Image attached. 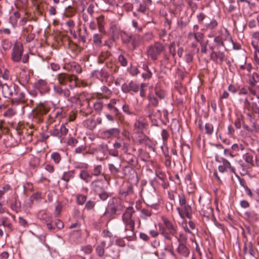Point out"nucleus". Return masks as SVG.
<instances>
[{"instance_id": "f257e3e1", "label": "nucleus", "mask_w": 259, "mask_h": 259, "mask_svg": "<svg viewBox=\"0 0 259 259\" xmlns=\"http://www.w3.org/2000/svg\"><path fill=\"white\" fill-rule=\"evenodd\" d=\"M135 210L132 207H128L122 215V221L125 226L124 232L130 231L128 234L126 235L125 238L128 240H131L132 238L135 235V221L133 218V214Z\"/></svg>"}, {"instance_id": "f03ea898", "label": "nucleus", "mask_w": 259, "mask_h": 259, "mask_svg": "<svg viewBox=\"0 0 259 259\" xmlns=\"http://www.w3.org/2000/svg\"><path fill=\"white\" fill-rule=\"evenodd\" d=\"M23 47L20 42H16L12 48L11 53V60L15 63H18L22 60L23 63L28 62L29 56L28 54H25L22 57L23 54Z\"/></svg>"}, {"instance_id": "7ed1b4c3", "label": "nucleus", "mask_w": 259, "mask_h": 259, "mask_svg": "<svg viewBox=\"0 0 259 259\" xmlns=\"http://www.w3.org/2000/svg\"><path fill=\"white\" fill-rule=\"evenodd\" d=\"M164 50L165 47L163 44L159 41H156L147 48V55L152 61H155L158 59V56L164 52Z\"/></svg>"}, {"instance_id": "20e7f679", "label": "nucleus", "mask_w": 259, "mask_h": 259, "mask_svg": "<svg viewBox=\"0 0 259 259\" xmlns=\"http://www.w3.org/2000/svg\"><path fill=\"white\" fill-rule=\"evenodd\" d=\"M49 106L45 104H40L34 109L31 113L32 120L35 123L42 122L44 116L49 111Z\"/></svg>"}, {"instance_id": "39448f33", "label": "nucleus", "mask_w": 259, "mask_h": 259, "mask_svg": "<svg viewBox=\"0 0 259 259\" xmlns=\"http://www.w3.org/2000/svg\"><path fill=\"white\" fill-rule=\"evenodd\" d=\"M218 35L215 36L213 39L217 48L225 47L224 42L227 40L234 44L232 37L227 29L225 28L220 29L218 31Z\"/></svg>"}, {"instance_id": "423d86ee", "label": "nucleus", "mask_w": 259, "mask_h": 259, "mask_svg": "<svg viewBox=\"0 0 259 259\" xmlns=\"http://www.w3.org/2000/svg\"><path fill=\"white\" fill-rule=\"evenodd\" d=\"M152 5L151 0H143L137 8V11L133 13L135 17L141 19L144 21L142 15H147L149 10V7Z\"/></svg>"}, {"instance_id": "0eeeda50", "label": "nucleus", "mask_w": 259, "mask_h": 259, "mask_svg": "<svg viewBox=\"0 0 259 259\" xmlns=\"http://www.w3.org/2000/svg\"><path fill=\"white\" fill-rule=\"evenodd\" d=\"M11 102L13 105L23 104L27 102V99L25 93L21 90L17 85L15 91L13 92V97L11 98Z\"/></svg>"}, {"instance_id": "6e6552de", "label": "nucleus", "mask_w": 259, "mask_h": 259, "mask_svg": "<svg viewBox=\"0 0 259 259\" xmlns=\"http://www.w3.org/2000/svg\"><path fill=\"white\" fill-rule=\"evenodd\" d=\"M119 102V100L112 99L107 106L111 113L114 115L116 119L121 121L123 119V115L121 112L119 111L118 106H117V104Z\"/></svg>"}, {"instance_id": "1a4fd4ad", "label": "nucleus", "mask_w": 259, "mask_h": 259, "mask_svg": "<svg viewBox=\"0 0 259 259\" xmlns=\"http://www.w3.org/2000/svg\"><path fill=\"white\" fill-rule=\"evenodd\" d=\"M145 111L147 114L149 118L151 120L152 124L157 126V119L161 117V113L159 110H155L153 107L150 105H147L145 108Z\"/></svg>"}, {"instance_id": "9d476101", "label": "nucleus", "mask_w": 259, "mask_h": 259, "mask_svg": "<svg viewBox=\"0 0 259 259\" xmlns=\"http://www.w3.org/2000/svg\"><path fill=\"white\" fill-rule=\"evenodd\" d=\"M67 124V122L63 123L59 128L54 127L49 131L51 136L58 138L61 139L63 137L66 136L68 132V129L66 128V125Z\"/></svg>"}, {"instance_id": "9b49d317", "label": "nucleus", "mask_w": 259, "mask_h": 259, "mask_svg": "<svg viewBox=\"0 0 259 259\" xmlns=\"http://www.w3.org/2000/svg\"><path fill=\"white\" fill-rule=\"evenodd\" d=\"M35 90L38 91L41 95L49 93L51 89L46 80L39 79L34 84Z\"/></svg>"}, {"instance_id": "f8f14e48", "label": "nucleus", "mask_w": 259, "mask_h": 259, "mask_svg": "<svg viewBox=\"0 0 259 259\" xmlns=\"http://www.w3.org/2000/svg\"><path fill=\"white\" fill-rule=\"evenodd\" d=\"M139 90V85L134 81L129 83H124L121 86V90L124 93H137Z\"/></svg>"}, {"instance_id": "ddd939ff", "label": "nucleus", "mask_w": 259, "mask_h": 259, "mask_svg": "<svg viewBox=\"0 0 259 259\" xmlns=\"http://www.w3.org/2000/svg\"><path fill=\"white\" fill-rule=\"evenodd\" d=\"M222 164L220 165L218 167L219 170L220 172L224 173L228 170L236 175L235 168L232 166L230 162L225 158H221Z\"/></svg>"}, {"instance_id": "4468645a", "label": "nucleus", "mask_w": 259, "mask_h": 259, "mask_svg": "<svg viewBox=\"0 0 259 259\" xmlns=\"http://www.w3.org/2000/svg\"><path fill=\"white\" fill-rule=\"evenodd\" d=\"M121 209L122 206L120 204V201L116 199H113L112 202L109 203L107 211L111 215H114L117 212L120 211Z\"/></svg>"}, {"instance_id": "2eb2a0df", "label": "nucleus", "mask_w": 259, "mask_h": 259, "mask_svg": "<svg viewBox=\"0 0 259 259\" xmlns=\"http://www.w3.org/2000/svg\"><path fill=\"white\" fill-rule=\"evenodd\" d=\"M56 79L58 81V85H66L68 82H70L74 80V77L69 74L61 73L56 76Z\"/></svg>"}, {"instance_id": "dca6fc26", "label": "nucleus", "mask_w": 259, "mask_h": 259, "mask_svg": "<svg viewBox=\"0 0 259 259\" xmlns=\"http://www.w3.org/2000/svg\"><path fill=\"white\" fill-rule=\"evenodd\" d=\"M120 133V130L118 128H111L103 131L101 133V137L104 139H113L117 137Z\"/></svg>"}, {"instance_id": "f3484780", "label": "nucleus", "mask_w": 259, "mask_h": 259, "mask_svg": "<svg viewBox=\"0 0 259 259\" xmlns=\"http://www.w3.org/2000/svg\"><path fill=\"white\" fill-rule=\"evenodd\" d=\"M16 86L17 85L15 84H11L9 85L7 83H4V86L2 89L3 96L5 98L10 99L13 97V93L15 91Z\"/></svg>"}, {"instance_id": "a211bd4d", "label": "nucleus", "mask_w": 259, "mask_h": 259, "mask_svg": "<svg viewBox=\"0 0 259 259\" xmlns=\"http://www.w3.org/2000/svg\"><path fill=\"white\" fill-rule=\"evenodd\" d=\"M182 209L180 207L177 208V210L180 217L182 219H184L185 217H186L190 219L192 213L191 206L190 205L186 204L182 206Z\"/></svg>"}, {"instance_id": "6ab92c4d", "label": "nucleus", "mask_w": 259, "mask_h": 259, "mask_svg": "<svg viewBox=\"0 0 259 259\" xmlns=\"http://www.w3.org/2000/svg\"><path fill=\"white\" fill-rule=\"evenodd\" d=\"M53 90L54 93L59 96L64 98H68L70 95L69 90L66 88H63L62 85H54Z\"/></svg>"}, {"instance_id": "aec40b11", "label": "nucleus", "mask_w": 259, "mask_h": 259, "mask_svg": "<svg viewBox=\"0 0 259 259\" xmlns=\"http://www.w3.org/2000/svg\"><path fill=\"white\" fill-rule=\"evenodd\" d=\"M163 221L168 233H169V235L176 237V235L178 234L177 226L167 219H164Z\"/></svg>"}, {"instance_id": "412c9836", "label": "nucleus", "mask_w": 259, "mask_h": 259, "mask_svg": "<svg viewBox=\"0 0 259 259\" xmlns=\"http://www.w3.org/2000/svg\"><path fill=\"white\" fill-rule=\"evenodd\" d=\"M243 251L244 254H249L252 257H255L256 250L253 248L251 242L245 241L243 244Z\"/></svg>"}, {"instance_id": "4be33fe9", "label": "nucleus", "mask_w": 259, "mask_h": 259, "mask_svg": "<svg viewBox=\"0 0 259 259\" xmlns=\"http://www.w3.org/2000/svg\"><path fill=\"white\" fill-rule=\"evenodd\" d=\"M147 125V121L146 118L143 116L137 117L134 123V127L138 131H142Z\"/></svg>"}, {"instance_id": "5701e85b", "label": "nucleus", "mask_w": 259, "mask_h": 259, "mask_svg": "<svg viewBox=\"0 0 259 259\" xmlns=\"http://www.w3.org/2000/svg\"><path fill=\"white\" fill-rule=\"evenodd\" d=\"M225 55V53L221 51L214 52L212 51L210 54V59L215 62H219L220 64L224 60Z\"/></svg>"}, {"instance_id": "b1692460", "label": "nucleus", "mask_w": 259, "mask_h": 259, "mask_svg": "<svg viewBox=\"0 0 259 259\" xmlns=\"http://www.w3.org/2000/svg\"><path fill=\"white\" fill-rule=\"evenodd\" d=\"M186 244H179L176 250L181 256L187 258L189 256L190 251Z\"/></svg>"}, {"instance_id": "393cba45", "label": "nucleus", "mask_w": 259, "mask_h": 259, "mask_svg": "<svg viewBox=\"0 0 259 259\" xmlns=\"http://www.w3.org/2000/svg\"><path fill=\"white\" fill-rule=\"evenodd\" d=\"M170 3L176 12H181L184 6V0H170Z\"/></svg>"}, {"instance_id": "a878e982", "label": "nucleus", "mask_w": 259, "mask_h": 259, "mask_svg": "<svg viewBox=\"0 0 259 259\" xmlns=\"http://www.w3.org/2000/svg\"><path fill=\"white\" fill-rule=\"evenodd\" d=\"M113 147L115 149H120L124 153H126L130 147V144L124 141L122 142H115L113 144Z\"/></svg>"}, {"instance_id": "bb28decb", "label": "nucleus", "mask_w": 259, "mask_h": 259, "mask_svg": "<svg viewBox=\"0 0 259 259\" xmlns=\"http://www.w3.org/2000/svg\"><path fill=\"white\" fill-rule=\"evenodd\" d=\"M251 166L248 164L243 162L242 160L239 161V170L240 174L242 176H245L249 173V169Z\"/></svg>"}, {"instance_id": "cd10ccee", "label": "nucleus", "mask_w": 259, "mask_h": 259, "mask_svg": "<svg viewBox=\"0 0 259 259\" xmlns=\"http://www.w3.org/2000/svg\"><path fill=\"white\" fill-rule=\"evenodd\" d=\"M79 178L83 181L86 183H89L92 178L93 175L92 174L89 173L88 170H82L80 171V174L79 175Z\"/></svg>"}, {"instance_id": "c85d7f7f", "label": "nucleus", "mask_w": 259, "mask_h": 259, "mask_svg": "<svg viewBox=\"0 0 259 259\" xmlns=\"http://www.w3.org/2000/svg\"><path fill=\"white\" fill-rule=\"evenodd\" d=\"M106 245V242L105 241H102L97 246L96 248V252L99 257H103L104 256Z\"/></svg>"}, {"instance_id": "c756f323", "label": "nucleus", "mask_w": 259, "mask_h": 259, "mask_svg": "<svg viewBox=\"0 0 259 259\" xmlns=\"http://www.w3.org/2000/svg\"><path fill=\"white\" fill-rule=\"evenodd\" d=\"M125 160L130 164H131L132 166H136L138 164V160L136 158V157L130 153H128V152H126V153H125Z\"/></svg>"}, {"instance_id": "7c9ffc66", "label": "nucleus", "mask_w": 259, "mask_h": 259, "mask_svg": "<svg viewBox=\"0 0 259 259\" xmlns=\"http://www.w3.org/2000/svg\"><path fill=\"white\" fill-rule=\"evenodd\" d=\"M33 28L32 25H29L28 27L25 28L24 30L25 34H27L26 37V41L27 42H31L34 39L35 37V34L33 33H31V31L33 30Z\"/></svg>"}, {"instance_id": "2f4dec72", "label": "nucleus", "mask_w": 259, "mask_h": 259, "mask_svg": "<svg viewBox=\"0 0 259 259\" xmlns=\"http://www.w3.org/2000/svg\"><path fill=\"white\" fill-rule=\"evenodd\" d=\"M259 82V75L256 72H253L250 75L248 78V83L251 87L255 86Z\"/></svg>"}, {"instance_id": "473e14b6", "label": "nucleus", "mask_w": 259, "mask_h": 259, "mask_svg": "<svg viewBox=\"0 0 259 259\" xmlns=\"http://www.w3.org/2000/svg\"><path fill=\"white\" fill-rule=\"evenodd\" d=\"M50 116L52 118H63L64 117V113L62 108H55L51 113Z\"/></svg>"}, {"instance_id": "72a5a7b5", "label": "nucleus", "mask_w": 259, "mask_h": 259, "mask_svg": "<svg viewBox=\"0 0 259 259\" xmlns=\"http://www.w3.org/2000/svg\"><path fill=\"white\" fill-rule=\"evenodd\" d=\"M96 92L97 94L102 95H105L106 96L110 95L111 94V91L106 86L102 85L100 88H96L95 89Z\"/></svg>"}, {"instance_id": "f704fd0d", "label": "nucleus", "mask_w": 259, "mask_h": 259, "mask_svg": "<svg viewBox=\"0 0 259 259\" xmlns=\"http://www.w3.org/2000/svg\"><path fill=\"white\" fill-rule=\"evenodd\" d=\"M148 100L149 104L147 105H150V107H157L159 105V101L156 97L154 95L150 94L148 96Z\"/></svg>"}, {"instance_id": "c9c22d12", "label": "nucleus", "mask_w": 259, "mask_h": 259, "mask_svg": "<svg viewBox=\"0 0 259 259\" xmlns=\"http://www.w3.org/2000/svg\"><path fill=\"white\" fill-rule=\"evenodd\" d=\"M74 177V170H71L67 171H65L63 173L61 180L64 181L67 183L70 181V180L73 179Z\"/></svg>"}, {"instance_id": "e433bc0d", "label": "nucleus", "mask_w": 259, "mask_h": 259, "mask_svg": "<svg viewBox=\"0 0 259 259\" xmlns=\"http://www.w3.org/2000/svg\"><path fill=\"white\" fill-rule=\"evenodd\" d=\"M140 42L141 36L139 35L134 34V35L132 36L131 45L134 50H135L139 46Z\"/></svg>"}, {"instance_id": "4c0bfd02", "label": "nucleus", "mask_w": 259, "mask_h": 259, "mask_svg": "<svg viewBox=\"0 0 259 259\" xmlns=\"http://www.w3.org/2000/svg\"><path fill=\"white\" fill-rule=\"evenodd\" d=\"M92 175H93V176L96 177L103 175L102 166L101 165H94Z\"/></svg>"}, {"instance_id": "58836bf2", "label": "nucleus", "mask_w": 259, "mask_h": 259, "mask_svg": "<svg viewBox=\"0 0 259 259\" xmlns=\"http://www.w3.org/2000/svg\"><path fill=\"white\" fill-rule=\"evenodd\" d=\"M120 166L119 165L118 166H115L112 163L108 164V168L111 174L116 177L118 175L120 172L119 168Z\"/></svg>"}, {"instance_id": "ea45409f", "label": "nucleus", "mask_w": 259, "mask_h": 259, "mask_svg": "<svg viewBox=\"0 0 259 259\" xmlns=\"http://www.w3.org/2000/svg\"><path fill=\"white\" fill-rule=\"evenodd\" d=\"M84 125L90 130H93L96 126V122L92 118H89L84 121Z\"/></svg>"}, {"instance_id": "a19ab883", "label": "nucleus", "mask_w": 259, "mask_h": 259, "mask_svg": "<svg viewBox=\"0 0 259 259\" xmlns=\"http://www.w3.org/2000/svg\"><path fill=\"white\" fill-rule=\"evenodd\" d=\"M99 30L100 32H104V17L100 16L96 18Z\"/></svg>"}, {"instance_id": "79ce46f5", "label": "nucleus", "mask_w": 259, "mask_h": 259, "mask_svg": "<svg viewBox=\"0 0 259 259\" xmlns=\"http://www.w3.org/2000/svg\"><path fill=\"white\" fill-rule=\"evenodd\" d=\"M51 158L56 164H59L62 160L61 155L58 152H52L51 154Z\"/></svg>"}, {"instance_id": "37998d69", "label": "nucleus", "mask_w": 259, "mask_h": 259, "mask_svg": "<svg viewBox=\"0 0 259 259\" xmlns=\"http://www.w3.org/2000/svg\"><path fill=\"white\" fill-rule=\"evenodd\" d=\"M152 214L151 210L147 208H142L141 210L140 217L143 220H147Z\"/></svg>"}, {"instance_id": "c03bdc74", "label": "nucleus", "mask_w": 259, "mask_h": 259, "mask_svg": "<svg viewBox=\"0 0 259 259\" xmlns=\"http://www.w3.org/2000/svg\"><path fill=\"white\" fill-rule=\"evenodd\" d=\"M155 94L156 96V97L158 98L159 100H162L164 99L166 96L165 91L158 87H156L155 89Z\"/></svg>"}, {"instance_id": "a18cd8bd", "label": "nucleus", "mask_w": 259, "mask_h": 259, "mask_svg": "<svg viewBox=\"0 0 259 259\" xmlns=\"http://www.w3.org/2000/svg\"><path fill=\"white\" fill-rule=\"evenodd\" d=\"M159 226V231L161 235L165 238L168 241H171L172 239L171 237L169 235V233L166 231V229L165 227H161L160 225Z\"/></svg>"}, {"instance_id": "49530a36", "label": "nucleus", "mask_w": 259, "mask_h": 259, "mask_svg": "<svg viewBox=\"0 0 259 259\" xmlns=\"http://www.w3.org/2000/svg\"><path fill=\"white\" fill-rule=\"evenodd\" d=\"M133 192L134 191L133 187L132 186H129L126 189L121 190L119 193L121 196L125 197L128 195L132 194Z\"/></svg>"}, {"instance_id": "de8ad7c7", "label": "nucleus", "mask_w": 259, "mask_h": 259, "mask_svg": "<svg viewBox=\"0 0 259 259\" xmlns=\"http://www.w3.org/2000/svg\"><path fill=\"white\" fill-rule=\"evenodd\" d=\"M175 237L177 238L179 244H186L187 242V236L183 233H180L179 236H177V235H176Z\"/></svg>"}, {"instance_id": "09e8293b", "label": "nucleus", "mask_w": 259, "mask_h": 259, "mask_svg": "<svg viewBox=\"0 0 259 259\" xmlns=\"http://www.w3.org/2000/svg\"><path fill=\"white\" fill-rule=\"evenodd\" d=\"M243 158L247 163L246 164L250 166L253 165V156L252 155L246 153L243 155Z\"/></svg>"}, {"instance_id": "8fccbe9b", "label": "nucleus", "mask_w": 259, "mask_h": 259, "mask_svg": "<svg viewBox=\"0 0 259 259\" xmlns=\"http://www.w3.org/2000/svg\"><path fill=\"white\" fill-rule=\"evenodd\" d=\"M110 32L114 37H117L120 33L119 29L116 25H112L110 28Z\"/></svg>"}, {"instance_id": "3c124183", "label": "nucleus", "mask_w": 259, "mask_h": 259, "mask_svg": "<svg viewBox=\"0 0 259 259\" xmlns=\"http://www.w3.org/2000/svg\"><path fill=\"white\" fill-rule=\"evenodd\" d=\"M20 202L15 200L10 204V208L12 210L18 213L20 211Z\"/></svg>"}, {"instance_id": "603ef678", "label": "nucleus", "mask_w": 259, "mask_h": 259, "mask_svg": "<svg viewBox=\"0 0 259 259\" xmlns=\"http://www.w3.org/2000/svg\"><path fill=\"white\" fill-rule=\"evenodd\" d=\"M244 122L243 117L242 115H238L235 122L234 124L237 129H240L241 127L242 124Z\"/></svg>"}, {"instance_id": "864d4df0", "label": "nucleus", "mask_w": 259, "mask_h": 259, "mask_svg": "<svg viewBox=\"0 0 259 259\" xmlns=\"http://www.w3.org/2000/svg\"><path fill=\"white\" fill-rule=\"evenodd\" d=\"M218 25V23L217 21L214 19H212L209 23L206 24L205 27L207 29L213 30L216 28Z\"/></svg>"}, {"instance_id": "5fc2aeb1", "label": "nucleus", "mask_w": 259, "mask_h": 259, "mask_svg": "<svg viewBox=\"0 0 259 259\" xmlns=\"http://www.w3.org/2000/svg\"><path fill=\"white\" fill-rule=\"evenodd\" d=\"M87 196L83 194L76 195V202L78 205H83L87 200Z\"/></svg>"}, {"instance_id": "6e6d98bb", "label": "nucleus", "mask_w": 259, "mask_h": 259, "mask_svg": "<svg viewBox=\"0 0 259 259\" xmlns=\"http://www.w3.org/2000/svg\"><path fill=\"white\" fill-rule=\"evenodd\" d=\"M94 108L95 111L97 113L100 112L103 109V103L101 101H96L94 103Z\"/></svg>"}, {"instance_id": "4d7b16f0", "label": "nucleus", "mask_w": 259, "mask_h": 259, "mask_svg": "<svg viewBox=\"0 0 259 259\" xmlns=\"http://www.w3.org/2000/svg\"><path fill=\"white\" fill-rule=\"evenodd\" d=\"M102 35L100 34H95L93 35V39L96 45L100 46L102 43Z\"/></svg>"}, {"instance_id": "13d9d810", "label": "nucleus", "mask_w": 259, "mask_h": 259, "mask_svg": "<svg viewBox=\"0 0 259 259\" xmlns=\"http://www.w3.org/2000/svg\"><path fill=\"white\" fill-rule=\"evenodd\" d=\"M16 114V111L12 108H9L4 113V116L6 117L11 118Z\"/></svg>"}, {"instance_id": "bf43d9fd", "label": "nucleus", "mask_w": 259, "mask_h": 259, "mask_svg": "<svg viewBox=\"0 0 259 259\" xmlns=\"http://www.w3.org/2000/svg\"><path fill=\"white\" fill-rule=\"evenodd\" d=\"M12 42L8 39H4L2 41V47L5 51L10 49Z\"/></svg>"}, {"instance_id": "052dcab7", "label": "nucleus", "mask_w": 259, "mask_h": 259, "mask_svg": "<svg viewBox=\"0 0 259 259\" xmlns=\"http://www.w3.org/2000/svg\"><path fill=\"white\" fill-rule=\"evenodd\" d=\"M122 172L124 176H128L130 174H134L135 170L130 166H124L122 168Z\"/></svg>"}, {"instance_id": "680f3d73", "label": "nucleus", "mask_w": 259, "mask_h": 259, "mask_svg": "<svg viewBox=\"0 0 259 259\" xmlns=\"http://www.w3.org/2000/svg\"><path fill=\"white\" fill-rule=\"evenodd\" d=\"M205 133L208 135H211L213 132V125L210 123H206L205 124Z\"/></svg>"}, {"instance_id": "e2e57ef3", "label": "nucleus", "mask_w": 259, "mask_h": 259, "mask_svg": "<svg viewBox=\"0 0 259 259\" xmlns=\"http://www.w3.org/2000/svg\"><path fill=\"white\" fill-rule=\"evenodd\" d=\"M87 147L85 145H81L77 147L74 150L75 154H82L84 155L87 153L86 151Z\"/></svg>"}, {"instance_id": "0e129e2a", "label": "nucleus", "mask_w": 259, "mask_h": 259, "mask_svg": "<svg viewBox=\"0 0 259 259\" xmlns=\"http://www.w3.org/2000/svg\"><path fill=\"white\" fill-rule=\"evenodd\" d=\"M253 87H249L248 91L250 93L255 96L257 99H259V86L256 87L255 89L252 88Z\"/></svg>"}, {"instance_id": "69168bd1", "label": "nucleus", "mask_w": 259, "mask_h": 259, "mask_svg": "<svg viewBox=\"0 0 259 259\" xmlns=\"http://www.w3.org/2000/svg\"><path fill=\"white\" fill-rule=\"evenodd\" d=\"M162 140L164 144H165L169 137L168 132L165 129H162L161 133Z\"/></svg>"}, {"instance_id": "338daca9", "label": "nucleus", "mask_w": 259, "mask_h": 259, "mask_svg": "<svg viewBox=\"0 0 259 259\" xmlns=\"http://www.w3.org/2000/svg\"><path fill=\"white\" fill-rule=\"evenodd\" d=\"M99 182V180H96L93 181L91 183V187L94 189L96 192H99L100 190H102V187H100L98 183Z\"/></svg>"}, {"instance_id": "774afa93", "label": "nucleus", "mask_w": 259, "mask_h": 259, "mask_svg": "<svg viewBox=\"0 0 259 259\" xmlns=\"http://www.w3.org/2000/svg\"><path fill=\"white\" fill-rule=\"evenodd\" d=\"M188 5L193 13L195 12L198 9V6L197 4L194 2L193 0H188Z\"/></svg>"}]
</instances>
